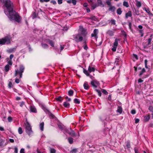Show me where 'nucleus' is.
Masks as SVG:
<instances>
[{
  "mask_svg": "<svg viewBox=\"0 0 153 153\" xmlns=\"http://www.w3.org/2000/svg\"><path fill=\"white\" fill-rule=\"evenodd\" d=\"M4 6L5 7L4 9V13L7 16L11 14L15 11L14 10L13 3L9 0L5 1Z\"/></svg>",
  "mask_w": 153,
  "mask_h": 153,
  "instance_id": "nucleus-1",
  "label": "nucleus"
},
{
  "mask_svg": "<svg viewBox=\"0 0 153 153\" xmlns=\"http://www.w3.org/2000/svg\"><path fill=\"white\" fill-rule=\"evenodd\" d=\"M7 16L10 21H14L19 23L21 22L22 18L15 11Z\"/></svg>",
  "mask_w": 153,
  "mask_h": 153,
  "instance_id": "nucleus-2",
  "label": "nucleus"
},
{
  "mask_svg": "<svg viewBox=\"0 0 153 153\" xmlns=\"http://www.w3.org/2000/svg\"><path fill=\"white\" fill-rule=\"evenodd\" d=\"M25 124L26 132L29 136H30L33 133L31 126L27 120L26 121V123H25Z\"/></svg>",
  "mask_w": 153,
  "mask_h": 153,
  "instance_id": "nucleus-3",
  "label": "nucleus"
},
{
  "mask_svg": "<svg viewBox=\"0 0 153 153\" xmlns=\"http://www.w3.org/2000/svg\"><path fill=\"white\" fill-rule=\"evenodd\" d=\"M152 38H149L146 39V42H143V45L144 49H147L150 47L151 44Z\"/></svg>",
  "mask_w": 153,
  "mask_h": 153,
  "instance_id": "nucleus-4",
  "label": "nucleus"
},
{
  "mask_svg": "<svg viewBox=\"0 0 153 153\" xmlns=\"http://www.w3.org/2000/svg\"><path fill=\"white\" fill-rule=\"evenodd\" d=\"M73 37L74 40L76 42H81L83 40V37L79 34V33H78L73 35Z\"/></svg>",
  "mask_w": 153,
  "mask_h": 153,
  "instance_id": "nucleus-5",
  "label": "nucleus"
},
{
  "mask_svg": "<svg viewBox=\"0 0 153 153\" xmlns=\"http://www.w3.org/2000/svg\"><path fill=\"white\" fill-rule=\"evenodd\" d=\"M5 43L7 44L10 43V39L8 36H6L4 38L0 39V44L4 45Z\"/></svg>",
  "mask_w": 153,
  "mask_h": 153,
  "instance_id": "nucleus-6",
  "label": "nucleus"
},
{
  "mask_svg": "<svg viewBox=\"0 0 153 153\" xmlns=\"http://www.w3.org/2000/svg\"><path fill=\"white\" fill-rule=\"evenodd\" d=\"M42 107L44 111L48 114L50 117L52 119H53L56 117L55 116L52 114L45 106L42 105Z\"/></svg>",
  "mask_w": 153,
  "mask_h": 153,
  "instance_id": "nucleus-7",
  "label": "nucleus"
},
{
  "mask_svg": "<svg viewBox=\"0 0 153 153\" xmlns=\"http://www.w3.org/2000/svg\"><path fill=\"white\" fill-rule=\"evenodd\" d=\"M91 84L93 88L95 89L97 87V86L100 85V83L97 80H94L91 81Z\"/></svg>",
  "mask_w": 153,
  "mask_h": 153,
  "instance_id": "nucleus-8",
  "label": "nucleus"
},
{
  "mask_svg": "<svg viewBox=\"0 0 153 153\" xmlns=\"http://www.w3.org/2000/svg\"><path fill=\"white\" fill-rule=\"evenodd\" d=\"M98 30L97 29H95L93 31V33L91 35V37H94L97 40L98 38L97 34L98 33Z\"/></svg>",
  "mask_w": 153,
  "mask_h": 153,
  "instance_id": "nucleus-9",
  "label": "nucleus"
},
{
  "mask_svg": "<svg viewBox=\"0 0 153 153\" xmlns=\"http://www.w3.org/2000/svg\"><path fill=\"white\" fill-rule=\"evenodd\" d=\"M80 30L81 31V33H79V34H80L83 37H85L86 35L87 34L86 32V30L82 27V28H80Z\"/></svg>",
  "mask_w": 153,
  "mask_h": 153,
  "instance_id": "nucleus-10",
  "label": "nucleus"
},
{
  "mask_svg": "<svg viewBox=\"0 0 153 153\" xmlns=\"http://www.w3.org/2000/svg\"><path fill=\"white\" fill-rule=\"evenodd\" d=\"M126 147H125V149H128V150L130 151V149L131 147V144L130 141L128 140L126 142Z\"/></svg>",
  "mask_w": 153,
  "mask_h": 153,
  "instance_id": "nucleus-11",
  "label": "nucleus"
},
{
  "mask_svg": "<svg viewBox=\"0 0 153 153\" xmlns=\"http://www.w3.org/2000/svg\"><path fill=\"white\" fill-rule=\"evenodd\" d=\"M30 111L31 112L36 113L37 110L35 107L33 105H31L30 107Z\"/></svg>",
  "mask_w": 153,
  "mask_h": 153,
  "instance_id": "nucleus-12",
  "label": "nucleus"
},
{
  "mask_svg": "<svg viewBox=\"0 0 153 153\" xmlns=\"http://www.w3.org/2000/svg\"><path fill=\"white\" fill-rule=\"evenodd\" d=\"M144 10L149 15L150 18L151 19V18L152 17V16H153V14L150 12L149 9L148 8L145 7L144 8Z\"/></svg>",
  "mask_w": 153,
  "mask_h": 153,
  "instance_id": "nucleus-13",
  "label": "nucleus"
},
{
  "mask_svg": "<svg viewBox=\"0 0 153 153\" xmlns=\"http://www.w3.org/2000/svg\"><path fill=\"white\" fill-rule=\"evenodd\" d=\"M22 73L23 72H20L19 71L16 70L15 71L14 76H16L17 74H19V78H21L22 77Z\"/></svg>",
  "mask_w": 153,
  "mask_h": 153,
  "instance_id": "nucleus-14",
  "label": "nucleus"
},
{
  "mask_svg": "<svg viewBox=\"0 0 153 153\" xmlns=\"http://www.w3.org/2000/svg\"><path fill=\"white\" fill-rule=\"evenodd\" d=\"M83 86L84 89L85 90H88L90 88V86L88 85V82L86 81L84 82L83 84Z\"/></svg>",
  "mask_w": 153,
  "mask_h": 153,
  "instance_id": "nucleus-15",
  "label": "nucleus"
},
{
  "mask_svg": "<svg viewBox=\"0 0 153 153\" xmlns=\"http://www.w3.org/2000/svg\"><path fill=\"white\" fill-rule=\"evenodd\" d=\"M132 16L131 12L130 11H128L127 13H126L125 18L127 19L128 17H131Z\"/></svg>",
  "mask_w": 153,
  "mask_h": 153,
  "instance_id": "nucleus-16",
  "label": "nucleus"
},
{
  "mask_svg": "<svg viewBox=\"0 0 153 153\" xmlns=\"http://www.w3.org/2000/svg\"><path fill=\"white\" fill-rule=\"evenodd\" d=\"M88 71L90 73L92 72H94L95 71V69L94 67H91L90 65H89L88 68Z\"/></svg>",
  "mask_w": 153,
  "mask_h": 153,
  "instance_id": "nucleus-17",
  "label": "nucleus"
},
{
  "mask_svg": "<svg viewBox=\"0 0 153 153\" xmlns=\"http://www.w3.org/2000/svg\"><path fill=\"white\" fill-rule=\"evenodd\" d=\"M97 2L98 6H102V7H104V5L103 4L102 0H97Z\"/></svg>",
  "mask_w": 153,
  "mask_h": 153,
  "instance_id": "nucleus-18",
  "label": "nucleus"
},
{
  "mask_svg": "<svg viewBox=\"0 0 153 153\" xmlns=\"http://www.w3.org/2000/svg\"><path fill=\"white\" fill-rule=\"evenodd\" d=\"M47 41H48V43L52 47H54V43L51 40L49 39H48L47 40Z\"/></svg>",
  "mask_w": 153,
  "mask_h": 153,
  "instance_id": "nucleus-19",
  "label": "nucleus"
},
{
  "mask_svg": "<svg viewBox=\"0 0 153 153\" xmlns=\"http://www.w3.org/2000/svg\"><path fill=\"white\" fill-rule=\"evenodd\" d=\"M108 21L109 22V23H110L111 25H116V21L114 19L108 20Z\"/></svg>",
  "mask_w": 153,
  "mask_h": 153,
  "instance_id": "nucleus-20",
  "label": "nucleus"
},
{
  "mask_svg": "<svg viewBox=\"0 0 153 153\" xmlns=\"http://www.w3.org/2000/svg\"><path fill=\"white\" fill-rule=\"evenodd\" d=\"M107 33L111 36L114 35V32L111 30H108L107 32Z\"/></svg>",
  "mask_w": 153,
  "mask_h": 153,
  "instance_id": "nucleus-21",
  "label": "nucleus"
},
{
  "mask_svg": "<svg viewBox=\"0 0 153 153\" xmlns=\"http://www.w3.org/2000/svg\"><path fill=\"white\" fill-rule=\"evenodd\" d=\"M16 49V48H13L9 49L7 50V52L8 53H12L14 52Z\"/></svg>",
  "mask_w": 153,
  "mask_h": 153,
  "instance_id": "nucleus-22",
  "label": "nucleus"
},
{
  "mask_svg": "<svg viewBox=\"0 0 153 153\" xmlns=\"http://www.w3.org/2000/svg\"><path fill=\"white\" fill-rule=\"evenodd\" d=\"M69 134L72 137H76L77 135V134L74 131H72L71 132L69 133Z\"/></svg>",
  "mask_w": 153,
  "mask_h": 153,
  "instance_id": "nucleus-23",
  "label": "nucleus"
},
{
  "mask_svg": "<svg viewBox=\"0 0 153 153\" xmlns=\"http://www.w3.org/2000/svg\"><path fill=\"white\" fill-rule=\"evenodd\" d=\"M116 8L114 6H111L108 8V10L111 11L112 12H114L115 11Z\"/></svg>",
  "mask_w": 153,
  "mask_h": 153,
  "instance_id": "nucleus-24",
  "label": "nucleus"
},
{
  "mask_svg": "<svg viewBox=\"0 0 153 153\" xmlns=\"http://www.w3.org/2000/svg\"><path fill=\"white\" fill-rule=\"evenodd\" d=\"M117 111L120 114H122V108L121 106H118Z\"/></svg>",
  "mask_w": 153,
  "mask_h": 153,
  "instance_id": "nucleus-25",
  "label": "nucleus"
},
{
  "mask_svg": "<svg viewBox=\"0 0 153 153\" xmlns=\"http://www.w3.org/2000/svg\"><path fill=\"white\" fill-rule=\"evenodd\" d=\"M25 69V67L23 65H20L19 67V71L20 72H23Z\"/></svg>",
  "mask_w": 153,
  "mask_h": 153,
  "instance_id": "nucleus-26",
  "label": "nucleus"
},
{
  "mask_svg": "<svg viewBox=\"0 0 153 153\" xmlns=\"http://www.w3.org/2000/svg\"><path fill=\"white\" fill-rule=\"evenodd\" d=\"M150 119V115L149 114L144 117V120L146 122L148 121Z\"/></svg>",
  "mask_w": 153,
  "mask_h": 153,
  "instance_id": "nucleus-27",
  "label": "nucleus"
},
{
  "mask_svg": "<svg viewBox=\"0 0 153 153\" xmlns=\"http://www.w3.org/2000/svg\"><path fill=\"white\" fill-rule=\"evenodd\" d=\"M146 70L144 68H143L142 70L140 71V74L139 75V76L140 77L145 72H146Z\"/></svg>",
  "mask_w": 153,
  "mask_h": 153,
  "instance_id": "nucleus-28",
  "label": "nucleus"
},
{
  "mask_svg": "<svg viewBox=\"0 0 153 153\" xmlns=\"http://www.w3.org/2000/svg\"><path fill=\"white\" fill-rule=\"evenodd\" d=\"M64 107L66 108H69L70 107V104L69 103H67L66 102H64L63 104Z\"/></svg>",
  "mask_w": 153,
  "mask_h": 153,
  "instance_id": "nucleus-29",
  "label": "nucleus"
},
{
  "mask_svg": "<svg viewBox=\"0 0 153 153\" xmlns=\"http://www.w3.org/2000/svg\"><path fill=\"white\" fill-rule=\"evenodd\" d=\"M122 12V9L120 8H118L117 10V13L119 15H121Z\"/></svg>",
  "mask_w": 153,
  "mask_h": 153,
  "instance_id": "nucleus-30",
  "label": "nucleus"
},
{
  "mask_svg": "<svg viewBox=\"0 0 153 153\" xmlns=\"http://www.w3.org/2000/svg\"><path fill=\"white\" fill-rule=\"evenodd\" d=\"M74 92L72 90H69L68 92V95L70 96H71L73 95Z\"/></svg>",
  "mask_w": 153,
  "mask_h": 153,
  "instance_id": "nucleus-31",
  "label": "nucleus"
},
{
  "mask_svg": "<svg viewBox=\"0 0 153 153\" xmlns=\"http://www.w3.org/2000/svg\"><path fill=\"white\" fill-rule=\"evenodd\" d=\"M44 125V122H42L40 124V130L42 131L43 130Z\"/></svg>",
  "mask_w": 153,
  "mask_h": 153,
  "instance_id": "nucleus-32",
  "label": "nucleus"
},
{
  "mask_svg": "<svg viewBox=\"0 0 153 153\" xmlns=\"http://www.w3.org/2000/svg\"><path fill=\"white\" fill-rule=\"evenodd\" d=\"M41 45L42 47L44 49H47L48 47V45L45 43H42Z\"/></svg>",
  "mask_w": 153,
  "mask_h": 153,
  "instance_id": "nucleus-33",
  "label": "nucleus"
},
{
  "mask_svg": "<svg viewBox=\"0 0 153 153\" xmlns=\"http://www.w3.org/2000/svg\"><path fill=\"white\" fill-rule=\"evenodd\" d=\"M55 99L56 101L60 102H62L63 100L61 96L59 97H58L56 98Z\"/></svg>",
  "mask_w": 153,
  "mask_h": 153,
  "instance_id": "nucleus-34",
  "label": "nucleus"
},
{
  "mask_svg": "<svg viewBox=\"0 0 153 153\" xmlns=\"http://www.w3.org/2000/svg\"><path fill=\"white\" fill-rule=\"evenodd\" d=\"M118 39H115V41L113 44V46L117 47L118 45Z\"/></svg>",
  "mask_w": 153,
  "mask_h": 153,
  "instance_id": "nucleus-35",
  "label": "nucleus"
},
{
  "mask_svg": "<svg viewBox=\"0 0 153 153\" xmlns=\"http://www.w3.org/2000/svg\"><path fill=\"white\" fill-rule=\"evenodd\" d=\"M10 69V66L9 65L7 64V65L5 66V71L6 72H8Z\"/></svg>",
  "mask_w": 153,
  "mask_h": 153,
  "instance_id": "nucleus-36",
  "label": "nucleus"
},
{
  "mask_svg": "<svg viewBox=\"0 0 153 153\" xmlns=\"http://www.w3.org/2000/svg\"><path fill=\"white\" fill-rule=\"evenodd\" d=\"M101 91L103 94L105 95H107L108 94V92L105 89L101 88Z\"/></svg>",
  "mask_w": 153,
  "mask_h": 153,
  "instance_id": "nucleus-37",
  "label": "nucleus"
},
{
  "mask_svg": "<svg viewBox=\"0 0 153 153\" xmlns=\"http://www.w3.org/2000/svg\"><path fill=\"white\" fill-rule=\"evenodd\" d=\"M136 6L138 7H140L141 6V4L140 2L137 1H136Z\"/></svg>",
  "mask_w": 153,
  "mask_h": 153,
  "instance_id": "nucleus-38",
  "label": "nucleus"
},
{
  "mask_svg": "<svg viewBox=\"0 0 153 153\" xmlns=\"http://www.w3.org/2000/svg\"><path fill=\"white\" fill-rule=\"evenodd\" d=\"M95 91H96L97 92V93L98 94V96L100 97L101 96V95H102V93L101 92V91H100L98 90L97 89H95Z\"/></svg>",
  "mask_w": 153,
  "mask_h": 153,
  "instance_id": "nucleus-39",
  "label": "nucleus"
},
{
  "mask_svg": "<svg viewBox=\"0 0 153 153\" xmlns=\"http://www.w3.org/2000/svg\"><path fill=\"white\" fill-rule=\"evenodd\" d=\"M74 102L75 104H79L80 103V101L79 100L76 98H75L74 100Z\"/></svg>",
  "mask_w": 153,
  "mask_h": 153,
  "instance_id": "nucleus-40",
  "label": "nucleus"
},
{
  "mask_svg": "<svg viewBox=\"0 0 153 153\" xmlns=\"http://www.w3.org/2000/svg\"><path fill=\"white\" fill-rule=\"evenodd\" d=\"M83 72L86 75V76H90V74L88 73V71L84 69Z\"/></svg>",
  "mask_w": 153,
  "mask_h": 153,
  "instance_id": "nucleus-41",
  "label": "nucleus"
},
{
  "mask_svg": "<svg viewBox=\"0 0 153 153\" xmlns=\"http://www.w3.org/2000/svg\"><path fill=\"white\" fill-rule=\"evenodd\" d=\"M68 140L69 143L70 144H72L73 143V139L71 137H69L68 138Z\"/></svg>",
  "mask_w": 153,
  "mask_h": 153,
  "instance_id": "nucleus-42",
  "label": "nucleus"
},
{
  "mask_svg": "<svg viewBox=\"0 0 153 153\" xmlns=\"http://www.w3.org/2000/svg\"><path fill=\"white\" fill-rule=\"evenodd\" d=\"M91 9L93 10H94L98 6L96 4H91Z\"/></svg>",
  "mask_w": 153,
  "mask_h": 153,
  "instance_id": "nucleus-43",
  "label": "nucleus"
},
{
  "mask_svg": "<svg viewBox=\"0 0 153 153\" xmlns=\"http://www.w3.org/2000/svg\"><path fill=\"white\" fill-rule=\"evenodd\" d=\"M138 31L139 33L141 34V36H143L144 34L143 30H139Z\"/></svg>",
  "mask_w": 153,
  "mask_h": 153,
  "instance_id": "nucleus-44",
  "label": "nucleus"
},
{
  "mask_svg": "<svg viewBox=\"0 0 153 153\" xmlns=\"http://www.w3.org/2000/svg\"><path fill=\"white\" fill-rule=\"evenodd\" d=\"M123 5L124 6H125L126 7H129L128 2L126 1L123 2Z\"/></svg>",
  "mask_w": 153,
  "mask_h": 153,
  "instance_id": "nucleus-45",
  "label": "nucleus"
},
{
  "mask_svg": "<svg viewBox=\"0 0 153 153\" xmlns=\"http://www.w3.org/2000/svg\"><path fill=\"white\" fill-rule=\"evenodd\" d=\"M18 133L19 134H21L23 133V131L22 128L20 127L18 129Z\"/></svg>",
  "mask_w": 153,
  "mask_h": 153,
  "instance_id": "nucleus-46",
  "label": "nucleus"
},
{
  "mask_svg": "<svg viewBox=\"0 0 153 153\" xmlns=\"http://www.w3.org/2000/svg\"><path fill=\"white\" fill-rule=\"evenodd\" d=\"M32 17L33 19H34L37 17V14L36 12H34L33 13L32 15Z\"/></svg>",
  "mask_w": 153,
  "mask_h": 153,
  "instance_id": "nucleus-47",
  "label": "nucleus"
},
{
  "mask_svg": "<svg viewBox=\"0 0 153 153\" xmlns=\"http://www.w3.org/2000/svg\"><path fill=\"white\" fill-rule=\"evenodd\" d=\"M50 153H56V150L53 148H51L50 149Z\"/></svg>",
  "mask_w": 153,
  "mask_h": 153,
  "instance_id": "nucleus-48",
  "label": "nucleus"
},
{
  "mask_svg": "<svg viewBox=\"0 0 153 153\" xmlns=\"http://www.w3.org/2000/svg\"><path fill=\"white\" fill-rule=\"evenodd\" d=\"M5 142V140L3 139H1L0 141V146H1L3 145V144Z\"/></svg>",
  "mask_w": 153,
  "mask_h": 153,
  "instance_id": "nucleus-49",
  "label": "nucleus"
},
{
  "mask_svg": "<svg viewBox=\"0 0 153 153\" xmlns=\"http://www.w3.org/2000/svg\"><path fill=\"white\" fill-rule=\"evenodd\" d=\"M7 120L9 122H11L13 121V118L10 116H9L7 118Z\"/></svg>",
  "mask_w": 153,
  "mask_h": 153,
  "instance_id": "nucleus-50",
  "label": "nucleus"
},
{
  "mask_svg": "<svg viewBox=\"0 0 153 153\" xmlns=\"http://www.w3.org/2000/svg\"><path fill=\"white\" fill-rule=\"evenodd\" d=\"M77 149H74L71 151V153H76L77 152Z\"/></svg>",
  "mask_w": 153,
  "mask_h": 153,
  "instance_id": "nucleus-51",
  "label": "nucleus"
},
{
  "mask_svg": "<svg viewBox=\"0 0 153 153\" xmlns=\"http://www.w3.org/2000/svg\"><path fill=\"white\" fill-rule=\"evenodd\" d=\"M106 3L109 6V7H110L111 6V2L110 1H109V0H108L107 1H106Z\"/></svg>",
  "mask_w": 153,
  "mask_h": 153,
  "instance_id": "nucleus-52",
  "label": "nucleus"
},
{
  "mask_svg": "<svg viewBox=\"0 0 153 153\" xmlns=\"http://www.w3.org/2000/svg\"><path fill=\"white\" fill-rule=\"evenodd\" d=\"M117 47L114 46L112 48L111 50L113 52H115L116 51Z\"/></svg>",
  "mask_w": 153,
  "mask_h": 153,
  "instance_id": "nucleus-53",
  "label": "nucleus"
},
{
  "mask_svg": "<svg viewBox=\"0 0 153 153\" xmlns=\"http://www.w3.org/2000/svg\"><path fill=\"white\" fill-rule=\"evenodd\" d=\"M8 86L9 88L13 87V85H12V82H9L8 84Z\"/></svg>",
  "mask_w": 153,
  "mask_h": 153,
  "instance_id": "nucleus-54",
  "label": "nucleus"
},
{
  "mask_svg": "<svg viewBox=\"0 0 153 153\" xmlns=\"http://www.w3.org/2000/svg\"><path fill=\"white\" fill-rule=\"evenodd\" d=\"M128 26H129V29L131 30H132V29L131 28V26H132V23L131 22H129V24H128Z\"/></svg>",
  "mask_w": 153,
  "mask_h": 153,
  "instance_id": "nucleus-55",
  "label": "nucleus"
},
{
  "mask_svg": "<svg viewBox=\"0 0 153 153\" xmlns=\"http://www.w3.org/2000/svg\"><path fill=\"white\" fill-rule=\"evenodd\" d=\"M145 62V68H148V66H147V63L148 62V60L147 59H145L144 61Z\"/></svg>",
  "mask_w": 153,
  "mask_h": 153,
  "instance_id": "nucleus-56",
  "label": "nucleus"
},
{
  "mask_svg": "<svg viewBox=\"0 0 153 153\" xmlns=\"http://www.w3.org/2000/svg\"><path fill=\"white\" fill-rule=\"evenodd\" d=\"M50 1V0H39V1L41 3L45 2H48Z\"/></svg>",
  "mask_w": 153,
  "mask_h": 153,
  "instance_id": "nucleus-57",
  "label": "nucleus"
},
{
  "mask_svg": "<svg viewBox=\"0 0 153 153\" xmlns=\"http://www.w3.org/2000/svg\"><path fill=\"white\" fill-rule=\"evenodd\" d=\"M25 102L24 101H22L20 102V106L21 107H22L24 105Z\"/></svg>",
  "mask_w": 153,
  "mask_h": 153,
  "instance_id": "nucleus-58",
  "label": "nucleus"
},
{
  "mask_svg": "<svg viewBox=\"0 0 153 153\" xmlns=\"http://www.w3.org/2000/svg\"><path fill=\"white\" fill-rule=\"evenodd\" d=\"M149 110L151 111L153 113V106H150L149 108Z\"/></svg>",
  "mask_w": 153,
  "mask_h": 153,
  "instance_id": "nucleus-59",
  "label": "nucleus"
},
{
  "mask_svg": "<svg viewBox=\"0 0 153 153\" xmlns=\"http://www.w3.org/2000/svg\"><path fill=\"white\" fill-rule=\"evenodd\" d=\"M131 113L132 114H136V111L135 110H132L131 112Z\"/></svg>",
  "mask_w": 153,
  "mask_h": 153,
  "instance_id": "nucleus-60",
  "label": "nucleus"
},
{
  "mask_svg": "<svg viewBox=\"0 0 153 153\" xmlns=\"http://www.w3.org/2000/svg\"><path fill=\"white\" fill-rule=\"evenodd\" d=\"M133 55V57H134L136 60H138V57L137 55L134 54Z\"/></svg>",
  "mask_w": 153,
  "mask_h": 153,
  "instance_id": "nucleus-61",
  "label": "nucleus"
},
{
  "mask_svg": "<svg viewBox=\"0 0 153 153\" xmlns=\"http://www.w3.org/2000/svg\"><path fill=\"white\" fill-rule=\"evenodd\" d=\"M15 82L16 83H19L20 82V80L19 79L16 78L15 79Z\"/></svg>",
  "mask_w": 153,
  "mask_h": 153,
  "instance_id": "nucleus-62",
  "label": "nucleus"
},
{
  "mask_svg": "<svg viewBox=\"0 0 153 153\" xmlns=\"http://www.w3.org/2000/svg\"><path fill=\"white\" fill-rule=\"evenodd\" d=\"M14 152L15 153H17L18 152V149L17 147L15 146L14 147Z\"/></svg>",
  "mask_w": 153,
  "mask_h": 153,
  "instance_id": "nucleus-63",
  "label": "nucleus"
},
{
  "mask_svg": "<svg viewBox=\"0 0 153 153\" xmlns=\"http://www.w3.org/2000/svg\"><path fill=\"white\" fill-rule=\"evenodd\" d=\"M134 151L135 153H139L138 150L137 149H136L135 147L134 148Z\"/></svg>",
  "mask_w": 153,
  "mask_h": 153,
  "instance_id": "nucleus-64",
  "label": "nucleus"
}]
</instances>
